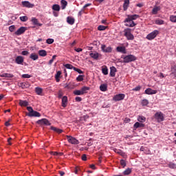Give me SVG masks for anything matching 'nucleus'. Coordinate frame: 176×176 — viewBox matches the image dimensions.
I'll list each match as a JSON object with an SVG mask.
<instances>
[{"label": "nucleus", "instance_id": "nucleus-1", "mask_svg": "<svg viewBox=\"0 0 176 176\" xmlns=\"http://www.w3.org/2000/svg\"><path fill=\"white\" fill-rule=\"evenodd\" d=\"M127 18L125 19L124 23H125L126 27H135L136 24L133 21V20H137L139 19L140 15L133 14V15H126Z\"/></svg>", "mask_w": 176, "mask_h": 176}, {"label": "nucleus", "instance_id": "nucleus-2", "mask_svg": "<svg viewBox=\"0 0 176 176\" xmlns=\"http://www.w3.org/2000/svg\"><path fill=\"white\" fill-rule=\"evenodd\" d=\"M121 58L123 59L122 63H125L126 64L129 63H133V61H135V60H137V57L133 54L122 55L121 56Z\"/></svg>", "mask_w": 176, "mask_h": 176}, {"label": "nucleus", "instance_id": "nucleus-3", "mask_svg": "<svg viewBox=\"0 0 176 176\" xmlns=\"http://www.w3.org/2000/svg\"><path fill=\"white\" fill-rule=\"evenodd\" d=\"M124 35L126 36L128 41H133L134 40V35L131 34V29L126 28L124 30Z\"/></svg>", "mask_w": 176, "mask_h": 176}, {"label": "nucleus", "instance_id": "nucleus-4", "mask_svg": "<svg viewBox=\"0 0 176 176\" xmlns=\"http://www.w3.org/2000/svg\"><path fill=\"white\" fill-rule=\"evenodd\" d=\"M154 118L156 119V120H157L158 123H160V122H163L164 120V116L162 111L155 113Z\"/></svg>", "mask_w": 176, "mask_h": 176}, {"label": "nucleus", "instance_id": "nucleus-5", "mask_svg": "<svg viewBox=\"0 0 176 176\" xmlns=\"http://www.w3.org/2000/svg\"><path fill=\"white\" fill-rule=\"evenodd\" d=\"M66 138H67L68 142H69V144H72L73 145L79 144V140H76V138H75L72 136L66 135Z\"/></svg>", "mask_w": 176, "mask_h": 176}, {"label": "nucleus", "instance_id": "nucleus-6", "mask_svg": "<svg viewBox=\"0 0 176 176\" xmlns=\"http://www.w3.org/2000/svg\"><path fill=\"white\" fill-rule=\"evenodd\" d=\"M157 35H159V30H155L146 36V39L152 41V39H155V36H157Z\"/></svg>", "mask_w": 176, "mask_h": 176}, {"label": "nucleus", "instance_id": "nucleus-7", "mask_svg": "<svg viewBox=\"0 0 176 176\" xmlns=\"http://www.w3.org/2000/svg\"><path fill=\"white\" fill-rule=\"evenodd\" d=\"M37 124H40V126H50V122H49V120L46 118H43L41 120H38L36 122Z\"/></svg>", "mask_w": 176, "mask_h": 176}, {"label": "nucleus", "instance_id": "nucleus-8", "mask_svg": "<svg viewBox=\"0 0 176 176\" xmlns=\"http://www.w3.org/2000/svg\"><path fill=\"white\" fill-rule=\"evenodd\" d=\"M124 97L126 96L124 94H119L113 96V101H122V100H124Z\"/></svg>", "mask_w": 176, "mask_h": 176}, {"label": "nucleus", "instance_id": "nucleus-9", "mask_svg": "<svg viewBox=\"0 0 176 176\" xmlns=\"http://www.w3.org/2000/svg\"><path fill=\"white\" fill-rule=\"evenodd\" d=\"M101 50L104 53H112V48L111 46L107 47L105 45H102Z\"/></svg>", "mask_w": 176, "mask_h": 176}, {"label": "nucleus", "instance_id": "nucleus-10", "mask_svg": "<svg viewBox=\"0 0 176 176\" xmlns=\"http://www.w3.org/2000/svg\"><path fill=\"white\" fill-rule=\"evenodd\" d=\"M15 63L16 64H18L19 65H23L24 63V57L21 56H18L15 58Z\"/></svg>", "mask_w": 176, "mask_h": 176}, {"label": "nucleus", "instance_id": "nucleus-11", "mask_svg": "<svg viewBox=\"0 0 176 176\" xmlns=\"http://www.w3.org/2000/svg\"><path fill=\"white\" fill-rule=\"evenodd\" d=\"M27 31V28L25 27H21L19 29L17 30V31L15 32V35H17V36L22 35V34H24Z\"/></svg>", "mask_w": 176, "mask_h": 176}, {"label": "nucleus", "instance_id": "nucleus-12", "mask_svg": "<svg viewBox=\"0 0 176 176\" xmlns=\"http://www.w3.org/2000/svg\"><path fill=\"white\" fill-rule=\"evenodd\" d=\"M30 118H41V113L38 111H33L31 114H28Z\"/></svg>", "mask_w": 176, "mask_h": 176}, {"label": "nucleus", "instance_id": "nucleus-13", "mask_svg": "<svg viewBox=\"0 0 176 176\" xmlns=\"http://www.w3.org/2000/svg\"><path fill=\"white\" fill-rule=\"evenodd\" d=\"M90 57L94 58V60H98L99 57H101V54H98V52H91L89 54Z\"/></svg>", "mask_w": 176, "mask_h": 176}, {"label": "nucleus", "instance_id": "nucleus-14", "mask_svg": "<svg viewBox=\"0 0 176 176\" xmlns=\"http://www.w3.org/2000/svg\"><path fill=\"white\" fill-rule=\"evenodd\" d=\"M145 94H148V95H152V94H157V91L156 90H153L151 88H147L145 90Z\"/></svg>", "mask_w": 176, "mask_h": 176}, {"label": "nucleus", "instance_id": "nucleus-15", "mask_svg": "<svg viewBox=\"0 0 176 176\" xmlns=\"http://www.w3.org/2000/svg\"><path fill=\"white\" fill-rule=\"evenodd\" d=\"M22 5L24 8H34V5L30 3V1H22Z\"/></svg>", "mask_w": 176, "mask_h": 176}, {"label": "nucleus", "instance_id": "nucleus-16", "mask_svg": "<svg viewBox=\"0 0 176 176\" xmlns=\"http://www.w3.org/2000/svg\"><path fill=\"white\" fill-rule=\"evenodd\" d=\"M116 50L119 53H123L124 54H126V53L125 47L118 46L116 47Z\"/></svg>", "mask_w": 176, "mask_h": 176}, {"label": "nucleus", "instance_id": "nucleus-17", "mask_svg": "<svg viewBox=\"0 0 176 176\" xmlns=\"http://www.w3.org/2000/svg\"><path fill=\"white\" fill-rule=\"evenodd\" d=\"M67 104H68V98L67 96H63L62 98V107H63V108H65Z\"/></svg>", "mask_w": 176, "mask_h": 176}, {"label": "nucleus", "instance_id": "nucleus-18", "mask_svg": "<svg viewBox=\"0 0 176 176\" xmlns=\"http://www.w3.org/2000/svg\"><path fill=\"white\" fill-rule=\"evenodd\" d=\"M170 75L172 78H176V65L171 67V73Z\"/></svg>", "mask_w": 176, "mask_h": 176}, {"label": "nucleus", "instance_id": "nucleus-19", "mask_svg": "<svg viewBox=\"0 0 176 176\" xmlns=\"http://www.w3.org/2000/svg\"><path fill=\"white\" fill-rule=\"evenodd\" d=\"M116 74V67L113 66L110 67V76H111V78H115Z\"/></svg>", "mask_w": 176, "mask_h": 176}, {"label": "nucleus", "instance_id": "nucleus-20", "mask_svg": "<svg viewBox=\"0 0 176 176\" xmlns=\"http://www.w3.org/2000/svg\"><path fill=\"white\" fill-rule=\"evenodd\" d=\"M67 22L68 23V24H69L70 25H74V24H75V19L71 17V16H67Z\"/></svg>", "mask_w": 176, "mask_h": 176}, {"label": "nucleus", "instance_id": "nucleus-21", "mask_svg": "<svg viewBox=\"0 0 176 176\" xmlns=\"http://www.w3.org/2000/svg\"><path fill=\"white\" fill-rule=\"evenodd\" d=\"M32 23H33L34 25H38V27H42V23H38V19L35 17L32 18Z\"/></svg>", "mask_w": 176, "mask_h": 176}, {"label": "nucleus", "instance_id": "nucleus-22", "mask_svg": "<svg viewBox=\"0 0 176 176\" xmlns=\"http://www.w3.org/2000/svg\"><path fill=\"white\" fill-rule=\"evenodd\" d=\"M30 58H31V60H33V61H36V60L39 58V56H38V54L32 53L30 54Z\"/></svg>", "mask_w": 176, "mask_h": 176}, {"label": "nucleus", "instance_id": "nucleus-23", "mask_svg": "<svg viewBox=\"0 0 176 176\" xmlns=\"http://www.w3.org/2000/svg\"><path fill=\"white\" fill-rule=\"evenodd\" d=\"M35 92L38 96H42V93L43 92V89L39 87L35 88Z\"/></svg>", "mask_w": 176, "mask_h": 176}, {"label": "nucleus", "instance_id": "nucleus-24", "mask_svg": "<svg viewBox=\"0 0 176 176\" xmlns=\"http://www.w3.org/2000/svg\"><path fill=\"white\" fill-rule=\"evenodd\" d=\"M129 5H130V0H124V4H123V8L124 10H127V8H129Z\"/></svg>", "mask_w": 176, "mask_h": 176}, {"label": "nucleus", "instance_id": "nucleus-25", "mask_svg": "<svg viewBox=\"0 0 176 176\" xmlns=\"http://www.w3.org/2000/svg\"><path fill=\"white\" fill-rule=\"evenodd\" d=\"M51 130H52L53 131H55L56 133H58V134H61V133H63V129H60L57 127H54V126H51Z\"/></svg>", "mask_w": 176, "mask_h": 176}, {"label": "nucleus", "instance_id": "nucleus-26", "mask_svg": "<svg viewBox=\"0 0 176 176\" xmlns=\"http://www.w3.org/2000/svg\"><path fill=\"white\" fill-rule=\"evenodd\" d=\"M38 54L41 57H46V56H47V52L45 50H41L38 51Z\"/></svg>", "mask_w": 176, "mask_h": 176}, {"label": "nucleus", "instance_id": "nucleus-27", "mask_svg": "<svg viewBox=\"0 0 176 176\" xmlns=\"http://www.w3.org/2000/svg\"><path fill=\"white\" fill-rule=\"evenodd\" d=\"M19 105L21 107H28V102L27 100H19Z\"/></svg>", "mask_w": 176, "mask_h": 176}, {"label": "nucleus", "instance_id": "nucleus-28", "mask_svg": "<svg viewBox=\"0 0 176 176\" xmlns=\"http://www.w3.org/2000/svg\"><path fill=\"white\" fill-rule=\"evenodd\" d=\"M100 90L101 91H107V90H108V86L107 85V84H102L100 86Z\"/></svg>", "mask_w": 176, "mask_h": 176}, {"label": "nucleus", "instance_id": "nucleus-29", "mask_svg": "<svg viewBox=\"0 0 176 176\" xmlns=\"http://www.w3.org/2000/svg\"><path fill=\"white\" fill-rule=\"evenodd\" d=\"M1 78H13V74H8V73H3L2 74H0Z\"/></svg>", "mask_w": 176, "mask_h": 176}, {"label": "nucleus", "instance_id": "nucleus-30", "mask_svg": "<svg viewBox=\"0 0 176 176\" xmlns=\"http://www.w3.org/2000/svg\"><path fill=\"white\" fill-rule=\"evenodd\" d=\"M102 73L103 75H108V67L106 65L102 66Z\"/></svg>", "mask_w": 176, "mask_h": 176}, {"label": "nucleus", "instance_id": "nucleus-31", "mask_svg": "<svg viewBox=\"0 0 176 176\" xmlns=\"http://www.w3.org/2000/svg\"><path fill=\"white\" fill-rule=\"evenodd\" d=\"M89 90H90V87H82L81 88V91H82V94H86V93H87V91H89Z\"/></svg>", "mask_w": 176, "mask_h": 176}, {"label": "nucleus", "instance_id": "nucleus-32", "mask_svg": "<svg viewBox=\"0 0 176 176\" xmlns=\"http://www.w3.org/2000/svg\"><path fill=\"white\" fill-rule=\"evenodd\" d=\"M140 127H145V124L140 122H135L134 124V128L138 129Z\"/></svg>", "mask_w": 176, "mask_h": 176}, {"label": "nucleus", "instance_id": "nucleus-33", "mask_svg": "<svg viewBox=\"0 0 176 176\" xmlns=\"http://www.w3.org/2000/svg\"><path fill=\"white\" fill-rule=\"evenodd\" d=\"M138 122H140V123H144L146 120V118L142 116H140L138 118Z\"/></svg>", "mask_w": 176, "mask_h": 176}, {"label": "nucleus", "instance_id": "nucleus-34", "mask_svg": "<svg viewBox=\"0 0 176 176\" xmlns=\"http://www.w3.org/2000/svg\"><path fill=\"white\" fill-rule=\"evenodd\" d=\"M73 94L74 96H83V94L82 92V89L80 90H75L73 91Z\"/></svg>", "mask_w": 176, "mask_h": 176}, {"label": "nucleus", "instance_id": "nucleus-35", "mask_svg": "<svg viewBox=\"0 0 176 176\" xmlns=\"http://www.w3.org/2000/svg\"><path fill=\"white\" fill-rule=\"evenodd\" d=\"M159 10H160V7H155L153 10H152V13L153 14H157V12H159Z\"/></svg>", "mask_w": 176, "mask_h": 176}, {"label": "nucleus", "instance_id": "nucleus-36", "mask_svg": "<svg viewBox=\"0 0 176 176\" xmlns=\"http://www.w3.org/2000/svg\"><path fill=\"white\" fill-rule=\"evenodd\" d=\"M124 175H130L131 174V168H128L123 172Z\"/></svg>", "mask_w": 176, "mask_h": 176}, {"label": "nucleus", "instance_id": "nucleus-37", "mask_svg": "<svg viewBox=\"0 0 176 176\" xmlns=\"http://www.w3.org/2000/svg\"><path fill=\"white\" fill-rule=\"evenodd\" d=\"M155 24L157 25H163V24H164V21L162 19H157L155 20Z\"/></svg>", "mask_w": 176, "mask_h": 176}, {"label": "nucleus", "instance_id": "nucleus-38", "mask_svg": "<svg viewBox=\"0 0 176 176\" xmlns=\"http://www.w3.org/2000/svg\"><path fill=\"white\" fill-rule=\"evenodd\" d=\"M52 9L56 12H60V6L58 4H55L52 6Z\"/></svg>", "mask_w": 176, "mask_h": 176}, {"label": "nucleus", "instance_id": "nucleus-39", "mask_svg": "<svg viewBox=\"0 0 176 176\" xmlns=\"http://www.w3.org/2000/svg\"><path fill=\"white\" fill-rule=\"evenodd\" d=\"M169 20L171 23H176V15H170Z\"/></svg>", "mask_w": 176, "mask_h": 176}, {"label": "nucleus", "instance_id": "nucleus-40", "mask_svg": "<svg viewBox=\"0 0 176 176\" xmlns=\"http://www.w3.org/2000/svg\"><path fill=\"white\" fill-rule=\"evenodd\" d=\"M87 119H89V116H83L82 117H80L79 122H83V120L86 122Z\"/></svg>", "mask_w": 176, "mask_h": 176}, {"label": "nucleus", "instance_id": "nucleus-41", "mask_svg": "<svg viewBox=\"0 0 176 176\" xmlns=\"http://www.w3.org/2000/svg\"><path fill=\"white\" fill-rule=\"evenodd\" d=\"M107 28H108V26H104L101 25L98 27V31H105Z\"/></svg>", "mask_w": 176, "mask_h": 176}, {"label": "nucleus", "instance_id": "nucleus-42", "mask_svg": "<svg viewBox=\"0 0 176 176\" xmlns=\"http://www.w3.org/2000/svg\"><path fill=\"white\" fill-rule=\"evenodd\" d=\"M148 104H149V101L146 99H144L143 100H142V105L143 107H146V105H148Z\"/></svg>", "mask_w": 176, "mask_h": 176}, {"label": "nucleus", "instance_id": "nucleus-43", "mask_svg": "<svg viewBox=\"0 0 176 176\" xmlns=\"http://www.w3.org/2000/svg\"><path fill=\"white\" fill-rule=\"evenodd\" d=\"M27 86H28V85H27L25 82L19 83V87H21V89H27Z\"/></svg>", "mask_w": 176, "mask_h": 176}, {"label": "nucleus", "instance_id": "nucleus-44", "mask_svg": "<svg viewBox=\"0 0 176 176\" xmlns=\"http://www.w3.org/2000/svg\"><path fill=\"white\" fill-rule=\"evenodd\" d=\"M65 68H67V69H74V68H75V67H74L72 65L69 64V63L65 64Z\"/></svg>", "mask_w": 176, "mask_h": 176}, {"label": "nucleus", "instance_id": "nucleus-45", "mask_svg": "<svg viewBox=\"0 0 176 176\" xmlns=\"http://www.w3.org/2000/svg\"><path fill=\"white\" fill-rule=\"evenodd\" d=\"M83 78H85V76H83V75H79V76L76 78L77 82H82V81H83Z\"/></svg>", "mask_w": 176, "mask_h": 176}, {"label": "nucleus", "instance_id": "nucleus-46", "mask_svg": "<svg viewBox=\"0 0 176 176\" xmlns=\"http://www.w3.org/2000/svg\"><path fill=\"white\" fill-rule=\"evenodd\" d=\"M61 4H62V9H65V8L67 7V1L62 0Z\"/></svg>", "mask_w": 176, "mask_h": 176}, {"label": "nucleus", "instance_id": "nucleus-47", "mask_svg": "<svg viewBox=\"0 0 176 176\" xmlns=\"http://www.w3.org/2000/svg\"><path fill=\"white\" fill-rule=\"evenodd\" d=\"M19 19H20L21 21L25 22L28 20V16H20Z\"/></svg>", "mask_w": 176, "mask_h": 176}, {"label": "nucleus", "instance_id": "nucleus-48", "mask_svg": "<svg viewBox=\"0 0 176 176\" xmlns=\"http://www.w3.org/2000/svg\"><path fill=\"white\" fill-rule=\"evenodd\" d=\"M54 42V39L53 38H47L46 40V43H47L48 45H52V43H53Z\"/></svg>", "mask_w": 176, "mask_h": 176}, {"label": "nucleus", "instance_id": "nucleus-49", "mask_svg": "<svg viewBox=\"0 0 176 176\" xmlns=\"http://www.w3.org/2000/svg\"><path fill=\"white\" fill-rule=\"evenodd\" d=\"M63 96H64V94L63 93L62 90H59L58 93V98H63Z\"/></svg>", "mask_w": 176, "mask_h": 176}, {"label": "nucleus", "instance_id": "nucleus-50", "mask_svg": "<svg viewBox=\"0 0 176 176\" xmlns=\"http://www.w3.org/2000/svg\"><path fill=\"white\" fill-rule=\"evenodd\" d=\"M14 30H16V26L14 25L9 27V31H10V32H14Z\"/></svg>", "mask_w": 176, "mask_h": 176}, {"label": "nucleus", "instance_id": "nucleus-51", "mask_svg": "<svg viewBox=\"0 0 176 176\" xmlns=\"http://www.w3.org/2000/svg\"><path fill=\"white\" fill-rule=\"evenodd\" d=\"M27 110L29 112L28 115H30L32 113V111H34V109H32V107H28Z\"/></svg>", "mask_w": 176, "mask_h": 176}, {"label": "nucleus", "instance_id": "nucleus-52", "mask_svg": "<svg viewBox=\"0 0 176 176\" xmlns=\"http://www.w3.org/2000/svg\"><path fill=\"white\" fill-rule=\"evenodd\" d=\"M120 164L123 167V168H124L125 166L126 165V161L124 160H121Z\"/></svg>", "mask_w": 176, "mask_h": 176}, {"label": "nucleus", "instance_id": "nucleus-53", "mask_svg": "<svg viewBox=\"0 0 176 176\" xmlns=\"http://www.w3.org/2000/svg\"><path fill=\"white\" fill-rule=\"evenodd\" d=\"M74 71H76V72H78V74H83V71L76 67H74Z\"/></svg>", "mask_w": 176, "mask_h": 176}, {"label": "nucleus", "instance_id": "nucleus-54", "mask_svg": "<svg viewBox=\"0 0 176 176\" xmlns=\"http://www.w3.org/2000/svg\"><path fill=\"white\" fill-rule=\"evenodd\" d=\"M22 78L29 79V78H31V75H30V74H23Z\"/></svg>", "mask_w": 176, "mask_h": 176}, {"label": "nucleus", "instance_id": "nucleus-55", "mask_svg": "<svg viewBox=\"0 0 176 176\" xmlns=\"http://www.w3.org/2000/svg\"><path fill=\"white\" fill-rule=\"evenodd\" d=\"M60 76H61V72L58 71L56 72L55 75V78H60Z\"/></svg>", "mask_w": 176, "mask_h": 176}, {"label": "nucleus", "instance_id": "nucleus-56", "mask_svg": "<svg viewBox=\"0 0 176 176\" xmlns=\"http://www.w3.org/2000/svg\"><path fill=\"white\" fill-rule=\"evenodd\" d=\"M82 160H83L84 162H86V160H87V157L86 156V154H83L81 157Z\"/></svg>", "mask_w": 176, "mask_h": 176}, {"label": "nucleus", "instance_id": "nucleus-57", "mask_svg": "<svg viewBox=\"0 0 176 176\" xmlns=\"http://www.w3.org/2000/svg\"><path fill=\"white\" fill-rule=\"evenodd\" d=\"M133 90V91H140V90H141V87L140 86L135 87Z\"/></svg>", "mask_w": 176, "mask_h": 176}, {"label": "nucleus", "instance_id": "nucleus-58", "mask_svg": "<svg viewBox=\"0 0 176 176\" xmlns=\"http://www.w3.org/2000/svg\"><path fill=\"white\" fill-rule=\"evenodd\" d=\"M22 56H28V54H30V52H28V51H23L21 52Z\"/></svg>", "mask_w": 176, "mask_h": 176}, {"label": "nucleus", "instance_id": "nucleus-59", "mask_svg": "<svg viewBox=\"0 0 176 176\" xmlns=\"http://www.w3.org/2000/svg\"><path fill=\"white\" fill-rule=\"evenodd\" d=\"M75 100H76L77 102H80V101H82V98H80V97H79V96H77V97H76Z\"/></svg>", "mask_w": 176, "mask_h": 176}, {"label": "nucleus", "instance_id": "nucleus-60", "mask_svg": "<svg viewBox=\"0 0 176 176\" xmlns=\"http://www.w3.org/2000/svg\"><path fill=\"white\" fill-rule=\"evenodd\" d=\"M158 78H160L161 79H163V78L164 77V74H163V73H160V75L157 74Z\"/></svg>", "mask_w": 176, "mask_h": 176}, {"label": "nucleus", "instance_id": "nucleus-61", "mask_svg": "<svg viewBox=\"0 0 176 176\" xmlns=\"http://www.w3.org/2000/svg\"><path fill=\"white\" fill-rule=\"evenodd\" d=\"M75 52H77V53H79L80 52H82V50H83L82 48H76Z\"/></svg>", "mask_w": 176, "mask_h": 176}, {"label": "nucleus", "instance_id": "nucleus-62", "mask_svg": "<svg viewBox=\"0 0 176 176\" xmlns=\"http://www.w3.org/2000/svg\"><path fill=\"white\" fill-rule=\"evenodd\" d=\"M89 6H91V3H87L83 6V9H86V8H89Z\"/></svg>", "mask_w": 176, "mask_h": 176}, {"label": "nucleus", "instance_id": "nucleus-63", "mask_svg": "<svg viewBox=\"0 0 176 176\" xmlns=\"http://www.w3.org/2000/svg\"><path fill=\"white\" fill-rule=\"evenodd\" d=\"M52 155H53L54 156H58V152L54 151L52 153Z\"/></svg>", "mask_w": 176, "mask_h": 176}, {"label": "nucleus", "instance_id": "nucleus-64", "mask_svg": "<svg viewBox=\"0 0 176 176\" xmlns=\"http://www.w3.org/2000/svg\"><path fill=\"white\" fill-rule=\"evenodd\" d=\"M59 174H60V176L65 175V173H64V171H61V170L59 171Z\"/></svg>", "mask_w": 176, "mask_h": 176}]
</instances>
